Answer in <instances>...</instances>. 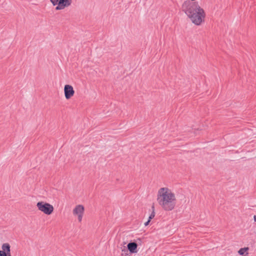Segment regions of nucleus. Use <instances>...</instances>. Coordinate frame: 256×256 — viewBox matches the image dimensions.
<instances>
[{
	"label": "nucleus",
	"mask_w": 256,
	"mask_h": 256,
	"mask_svg": "<svg viewBox=\"0 0 256 256\" xmlns=\"http://www.w3.org/2000/svg\"><path fill=\"white\" fill-rule=\"evenodd\" d=\"M181 10L194 25L200 26L205 22L206 12L198 2L186 0L182 4Z\"/></svg>",
	"instance_id": "1"
},
{
	"label": "nucleus",
	"mask_w": 256,
	"mask_h": 256,
	"mask_svg": "<svg viewBox=\"0 0 256 256\" xmlns=\"http://www.w3.org/2000/svg\"><path fill=\"white\" fill-rule=\"evenodd\" d=\"M156 200L160 206L166 212L174 210L177 202L175 192L166 186L160 188L158 190Z\"/></svg>",
	"instance_id": "2"
},
{
	"label": "nucleus",
	"mask_w": 256,
	"mask_h": 256,
	"mask_svg": "<svg viewBox=\"0 0 256 256\" xmlns=\"http://www.w3.org/2000/svg\"><path fill=\"white\" fill-rule=\"evenodd\" d=\"M36 206L39 211L46 215L50 216L52 214L54 211V206L50 203L44 201L38 202Z\"/></svg>",
	"instance_id": "3"
},
{
	"label": "nucleus",
	"mask_w": 256,
	"mask_h": 256,
	"mask_svg": "<svg viewBox=\"0 0 256 256\" xmlns=\"http://www.w3.org/2000/svg\"><path fill=\"white\" fill-rule=\"evenodd\" d=\"M56 10H64L70 6L72 0H50Z\"/></svg>",
	"instance_id": "4"
},
{
	"label": "nucleus",
	"mask_w": 256,
	"mask_h": 256,
	"mask_svg": "<svg viewBox=\"0 0 256 256\" xmlns=\"http://www.w3.org/2000/svg\"><path fill=\"white\" fill-rule=\"evenodd\" d=\"M84 207L83 205L79 204L76 205L73 208L72 212L73 216L77 218L78 222H82L84 214Z\"/></svg>",
	"instance_id": "5"
},
{
	"label": "nucleus",
	"mask_w": 256,
	"mask_h": 256,
	"mask_svg": "<svg viewBox=\"0 0 256 256\" xmlns=\"http://www.w3.org/2000/svg\"><path fill=\"white\" fill-rule=\"evenodd\" d=\"M64 94L66 100L70 99L74 94L73 87L70 84H66L64 86Z\"/></svg>",
	"instance_id": "6"
},
{
	"label": "nucleus",
	"mask_w": 256,
	"mask_h": 256,
	"mask_svg": "<svg viewBox=\"0 0 256 256\" xmlns=\"http://www.w3.org/2000/svg\"><path fill=\"white\" fill-rule=\"evenodd\" d=\"M10 245L4 243L2 245V250H0V256H10Z\"/></svg>",
	"instance_id": "7"
},
{
	"label": "nucleus",
	"mask_w": 256,
	"mask_h": 256,
	"mask_svg": "<svg viewBox=\"0 0 256 256\" xmlns=\"http://www.w3.org/2000/svg\"><path fill=\"white\" fill-rule=\"evenodd\" d=\"M128 249L131 253H136L138 244L136 242H130L128 244Z\"/></svg>",
	"instance_id": "8"
},
{
	"label": "nucleus",
	"mask_w": 256,
	"mask_h": 256,
	"mask_svg": "<svg viewBox=\"0 0 256 256\" xmlns=\"http://www.w3.org/2000/svg\"><path fill=\"white\" fill-rule=\"evenodd\" d=\"M249 248L244 247L240 248L238 252V254L240 256H248Z\"/></svg>",
	"instance_id": "9"
},
{
	"label": "nucleus",
	"mask_w": 256,
	"mask_h": 256,
	"mask_svg": "<svg viewBox=\"0 0 256 256\" xmlns=\"http://www.w3.org/2000/svg\"><path fill=\"white\" fill-rule=\"evenodd\" d=\"M152 212L148 218V220L149 221H150L155 216L154 208V206H152Z\"/></svg>",
	"instance_id": "10"
},
{
	"label": "nucleus",
	"mask_w": 256,
	"mask_h": 256,
	"mask_svg": "<svg viewBox=\"0 0 256 256\" xmlns=\"http://www.w3.org/2000/svg\"><path fill=\"white\" fill-rule=\"evenodd\" d=\"M150 221H149L148 220L147 222H146L144 224V226H148L149 224H150Z\"/></svg>",
	"instance_id": "11"
},
{
	"label": "nucleus",
	"mask_w": 256,
	"mask_h": 256,
	"mask_svg": "<svg viewBox=\"0 0 256 256\" xmlns=\"http://www.w3.org/2000/svg\"><path fill=\"white\" fill-rule=\"evenodd\" d=\"M254 220H256V216H254Z\"/></svg>",
	"instance_id": "12"
}]
</instances>
